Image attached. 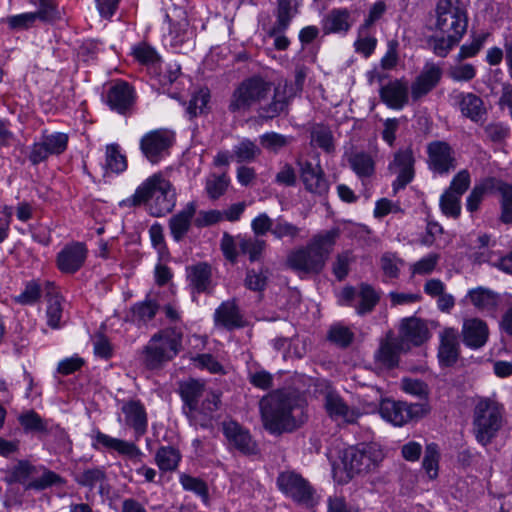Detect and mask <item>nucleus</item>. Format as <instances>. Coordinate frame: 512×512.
Returning a JSON list of instances; mask_svg holds the SVG:
<instances>
[{
    "label": "nucleus",
    "instance_id": "obj_1",
    "mask_svg": "<svg viewBox=\"0 0 512 512\" xmlns=\"http://www.w3.org/2000/svg\"><path fill=\"white\" fill-rule=\"evenodd\" d=\"M288 83H278L273 90L270 102L263 103L271 94L272 84L261 77L254 76L244 80L233 92L229 103L232 113L247 111L257 104V113L263 119H273L288 107Z\"/></svg>",
    "mask_w": 512,
    "mask_h": 512
},
{
    "label": "nucleus",
    "instance_id": "obj_2",
    "mask_svg": "<svg viewBox=\"0 0 512 512\" xmlns=\"http://www.w3.org/2000/svg\"><path fill=\"white\" fill-rule=\"evenodd\" d=\"M263 427L271 434L290 433L307 420L305 402L298 395L277 390L259 402Z\"/></svg>",
    "mask_w": 512,
    "mask_h": 512
},
{
    "label": "nucleus",
    "instance_id": "obj_3",
    "mask_svg": "<svg viewBox=\"0 0 512 512\" xmlns=\"http://www.w3.org/2000/svg\"><path fill=\"white\" fill-rule=\"evenodd\" d=\"M339 235L338 229L315 234L305 246L292 249L287 254V268L301 278L321 273Z\"/></svg>",
    "mask_w": 512,
    "mask_h": 512
},
{
    "label": "nucleus",
    "instance_id": "obj_4",
    "mask_svg": "<svg viewBox=\"0 0 512 512\" xmlns=\"http://www.w3.org/2000/svg\"><path fill=\"white\" fill-rule=\"evenodd\" d=\"M179 395L184 402L186 415L195 424L206 427L212 414L219 409L220 394L206 389L205 383L197 379H187L179 383Z\"/></svg>",
    "mask_w": 512,
    "mask_h": 512
},
{
    "label": "nucleus",
    "instance_id": "obj_5",
    "mask_svg": "<svg viewBox=\"0 0 512 512\" xmlns=\"http://www.w3.org/2000/svg\"><path fill=\"white\" fill-rule=\"evenodd\" d=\"M130 201L135 206L145 204L150 215L162 217L174 209L176 192L168 179L156 173L138 186Z\"/></svg>",
    "mask_w": 512,
    "mask_h": 512
},
{
    "label": "nucleus",
    "instance_id": "obj_6",
    "mask_svg": "<svg viewBox=\"0 0 512 512\" xmlns=\"http://www.w3.org/2000/svg\"><path fill=\"white\" fill-rule=\"evenodd\" d=\"M183 333L177 327H168L155 333L142 351V360L148 369H158L171 361L182 348Z\"/></svg>",
    "mask_w": 512,
    "mask_h": 512
},
{
    "label": "nucleus",
    "instance_id": "obj_7",
    "mask_svg": "<svg viewBox=\"0 0 512 512\" xmlns=\"http://www.w3.org/2000/svg\"><path fill=\"white\" fill-rule=\"evenodd\" d=\"M435 13L437 31L458 38L463 37L468 27V16L461 0H439Z\"/></svg>",
    "mask_w": 512,
    "mask_h": 512
},
{
    "label": "nucleus",
    "instance_id": "obj_8",
    "mask_svg": "<svg viewBox=\"0 0 512 512\" xmlns=\"http://www.w3.org/2000/svg\"><path fill=\"white\" fill-rule=\"evenodd\" d=\"M278 489L289 499L304 507L317 503V494L311 483L294 470H285L276 479Z\"/></svg>",
    "mask_w": 512,
    "mask_h": 512
},
{
    "label": "nucleus",
    "instance_id": "obj_9",
    "mask_svg": "<svg viewBox=\"0 0 512 512\" xmlns=\"http://www.w3.org/2000/svg\"><path fill=\"white\" fill-rule=\"evenodd\" d=\"M502 426V407L489 399L480 400L474 410L476 439L488 444Z\"/></svg>",
    "mask_w": 512,
    "mask_h": 512
},
{
    "label": "nucleus",
    "instance_id": "obj_10",
    "mask_svg": "<svg viewBox=\"0 0 512 512\" xmlns=\"http://www.w3.org/2000/svg\"><path fill=\"white\" fill-rule=\"evenodd\" d=\"M383 460V453L374 444H359L344 450L342 463L350 477L374 470Z\"/></svg>",
    "mask_w": 512,
    "mask_h": 512
},
{
    "label": "nucleus",
    "instance_id": "obj_11",
    "mask_svg": "<svg viewBox=\"0 0 512 512\" xmlns=\"http://www.w3.org/2000/svg\"><path fill=\"white\" fill-rule=\"evenodd\" d=\"M428 169L440 176H445L457 167L456 152L454 148L444 140H433L426 145Z\"/></svg>",
    "mask_w": 512,
    "mask_h": 512
},
{
    "label": "nucleus",
    "instance_id": "obj_12",
    "mask_svg": "<svg viewBox=\"0 0 512 512\" xmlns=\"http://www.w3.org/2000/svg\"><path fill=\"white\" fill-rule=\"evenodd\" d=\"M428 412L429 405L427 403L408 404L386 399L380 405L381 416L396 426H402L413 419L421 418Z\"/></svg>",
    "mask_w": 512,
    "mask_h": 512
},
{
    "label": "nucleus",
    "instance_id": "obj_13",
    "mask_svg": "<svg viewBox=\"0 0 512 512\" xmlns=\"http://www.w3.org/2000/svg\"><path fill=\"white\" fill-rule=\"evenodd\" d=\"M345 305L355 308L358 315L371 313L381 299V292L362 282L357 287L346 286L341 292Z\"/></svg>",
    "mask_w": 512,
    "mask_h": 512
},
{
    "label": "nucleus",
    "instance_id": "obj_14",
    "mask_svg": "<svg viewBox=\"0 0 512 512\" xmlns=\"http://www.w3.org/2000/svg\"><path fill=\"white\" fill-rule=\"evenodd\" d=\"M415 155L413 148L407 146L399 148L393 153L392 160L388 164V171L396 175L392 183L394 193L404 189L415 177Z\"/></svg>",
    "mask_w": 512,
    "mask_h": 512
},
{
    "label": "nucleus",
    "instance_id": "obj_15",
    "mask_svg": "<svg viewBox=\"0 0 512 512\" xmlns=\"http://www.w3.org/2000/svg\"><path fill=\"white\" fill-rule=\"evenodd\" d=\"M175 135L168 129H156L146 133L140 140V149L152 164L158 163L169 154Z\"/></svg>",
    "mask_w": 512,
    "mask_h": 512
},
{
    "label": "nucleus",
    "instance_id": "obj_16",
    "mask_svg": "<svg viewBox=\"0 0 512 512\" xmlns=\"http://www.w3.org/2000/svg\"><path fill=\"white\" fill-rule=\"evenodd\" d=\"M68 135L62 132L43 133L30 148L28 159L32 165L46 161L51 155H60L68 145Z\"/></svg>",
    "mask_w": 512,
    "mask_h": 512
},
{
    "label": "nucleus",
    "instance_id": "obj_17",
    "mask_svg": "<svg viewBox=\"0 0 512 512\" xmlns=\"http://www.w3.org/2000/svg\"><path fill=\"white\" fill-rule=\"evenodd\" d=\"M100 446L116 451L118 454L127 457L134 464L141 463L144 457V453L134 442L114 438L101 431H97L93 437L92 447L98 450Z\"/></svg>",
    "mask_w": 512,
    "mask_h": 512
},
{
    "label": "nucleus",
    "instance_id": "obj_18",
    "mask_svg": "<svg viewBox=\"0 0 512 512\" xmlns=\"http://www.w3.org/2000/svg\"><path fill=\"white\" fill-rule=\"evenodd\" d=\"M223 434L229 446L244 455H253L258 451L257 444L253 441L249 431L235 421L223 422Z\"/></svg>",
    "mask_w": 512,
    "mask_h": 512
},
{
    "label": "nucleus",
    "instance_id": "obj_19",
    "mask_svg": "<svg viewBox=\"0 0 512 512\" xmlns=\"http://www.w3.org/2000/svg\"><path fill=\"white\" fill-rule=\"evenodd\" d=\"M300 177L305 189L313 194L324 195L329 190V182L320 164L297 160Z\"/></svg>",
    "mask_w": 512,
    "mask_h": 512
},
{
    "label": "nucleus",
    "instance_id": "obj_20",
    "mask_svg": "<svg viewBox=\"0 0 512 512\" xmlns=\"http://www.w3.org/2000/svg\"><path fill=\"white\" fill-rule=\"evenodd\" d=\"M87 248L81 242L66 245L58 254L56 263L58 269L67 274H74L84 265L87 258Z\"/></svg>",
    "mask_w": 512,
    "mask_h": 512
},
{
    "label": "nucleus",
    "instance_id": "obj_21",
    "mask_svg": "<svg viewBox=\"0 0 512 512\" xmlns=\"http://www.w3.org/2000/svg\"><path fill=\"white\" fill-rule=\"evenodd\" d=\"M441 76L442 70L438 65L426 63L423 70L411 84L412 100L418 101L432 91L440 82Z\"/></svg>",
    "mask_w": 512,
    "mask_h": 512
},
{
    "label": "nucleus",
    "instance_id": "obj_22",
    "mask_svg": "<svg viewBox=\"0 0 512 512\" xmlns=\"http://www.w3.org/2000/svg\"><path fill=\"white\" fill-rule=\"evenodd\" d=\"M125 416V424L134 430L135 440H139L146 432L148 418L146 409L140 400L130 399L125 401L121 407Z\"/></svg>",
    "mask_w": 512,
    "mask_h": 512
},
{
    "label": "nucleus",
    "instance_id": "obj_23",
    "mask_svg": "<svg viewBox=\"0 0 512 512\" xmlns=\"http://www.w3.org/2000/svg\"><path fill=\"white\" fill-rule=\"evenodd\" d=\"M380 98L389 108L402 109L409 101V86L405 78L395 79L380 88Z\"/></svg>",
    "mask_w": 512,
    "mask_h": 512
},
{
    "label": "nucleus",
    "instance_id": "obj_24",
    "mask_svg": "<svg viewBox=\"0 0 512 512\" xmlns=\"http://www.w3.org/2000/svg\"><path fill=\"white\" fill-rule=\"evenodd\" d=\"M462 341L471 349L483 347L489 338V328L487 323L479 318L464 319L462 330Z\"/></svg>",
    "mask_w": 512,
    "mask_h": 512
},
{
    "label": "nucleus",
    "instance_id": "obj_25",
    "mask_svg": "<svg viewBox=\"0 0 512 512\" xmlns=\"http://www.w3.org/2000/svg\"><path fill=\"white\" fill-rule=\"evenodd\" d=\"M324 406L327 414L335 421L351 424L360 416L357 408L348 406L343 398L334 392L326 394Z\"/></svg>",
    "mask_w": 512,
    "mask_h": 512
},
{
    "label": "nucleus",
    "instance_id": "obj_26",
    "mask_svg": "<svg viewBox=\"0 0 512 512\" xmlns=\"http://www.w3.org/2000/svg\"><path fill=\"white\" fill-rule=\"evenodd\" d=\"M188 284L193 293H211L213 290L212 268L206 262H199L186 268Z\"/></svg>",
    "mask_w": 512,
    "mask_h": 512
},
{
    "label": "nucleus",
    "instance_id": "obj_27",
    "mask_svg": "<svg viewBox=\"0 0 512 512\" xmlns=\"http://www.w3.org/2000/svg\"><path fill=\"white\" fill-rule=\"evenodd\" d=\"M134 90L124 81L115 82L108 90L107 103L112 110L125 114L134 103Z\"/></svg>",
    "mask_w": 512,
    "mask_h": 512
},
{
    "label": "nucleus",
    "instance_id": "obj_28",
    "mask_svg": "<svg viewBox=\"0 0 512 512\" xmlns=\"http://www.w3.org/2000/svg\"><path fill=\"white\" fill-rule=\"evenodd\" d=\"M214 322L216 326L227 330H234L245 326L244 317L235 300H228L221 303L215 310Z\"/></svg>",
    "mask_w": 512,
    "mask_h": 512
},
{
    "label": "nucleus",
    "instance_id": "obj_29",
    "mask_svg": "<svg viewBox=\"0 0 512 512\" xmlns=\"http://www.w3.org/2000/svg\"><path fill=\"white\" fill-rule=\"evenodd\" d=\"M407 350L404 341L397 337L387 336L380 344L375 353V360L380 365L393 368L398 365L399 355Z\"/></svg>",
    "mask_w": 512,
    "mask_h": 512
},
{
    "label": "nucleus",
    "instance_id": "obj_30",
    "mask_svg": "<svg viewBox=\"0 0 512 512\" xmlns=\"http://www.w3.org/2000/svg\"><path fill=\"white\" fill-rule=\"evenodd\" d=\"M401 336L398 337L404 341V346L409 349L408 343L419 346L429 338V330L426 324L416 317L405 318L400 327Z\"/></svg>",
    "mask_w": 512,
    "mask_h": 512
},
{
    "label": "nucleus",
    "instance_id": "obj_31",
    "mask_svg": "<svg viewBox=\"0 0 512 512\" xmlns=\"http://www.w3.org/2000/svg\"><path fill=\"white\" fill-rule=\"evenodd\" d=\"M458 331L454 328H445L440 334L438 358L442 365L452 366L459 357Z\"/></svg>",
    "mask_w": 512,
    "mask_h": 512
},
{
    "label": "nucleus",
    "instance_id": "obj_32",
    "mask_svg": "<svg viewBox=\"0 0 512 512\" xmlns=\"http://www.w3.org/2000/svg\"><path fill=\"white\" fill-rule=\"evenodd\" d=\"M196 213V204L189 202L181 211L169 220V229L175 241H180L188 233Z\"/></svg>",
    "mask_w": 512,
    "mask_h": 512
},
{
    "label": "nucleus",
    "instance_id": "obj_33",
    "mask_svg": "<svg viewBox=\"0 0 512 512\" xmlns=\"http://www.w3.org/2000/svg\"><path fill=\"white\" fill-rule=\"evenodd\" d=\"M65 299L58 293L47 294L46 324L51 329H60L66 323Z\"/></svg>",
    "mask_w": 512,
    "mask_h": 512
},
{
    "label": "nucleus",
    "instance_id": "obj_34",
    "mask_svg": "<svg viewBox=\"0 0 512 512\" xmlns=\"http://www.w3.org/2000/svg\"><path fill=\"white\" fill-rule=\"evenodd\" d=\"M347 160L352 171L360 178L367 179L375 173V161L372 155L365 151H352Z\"/></svg>",
    "mask_w": 512,
    "mask_h": 512
},
{
    "label": "nucleus",
    "instance_id": "obj_35",
    "mask_svg": "<svg viewBox=\"0 0 512 512\" xmlns=\"http://www.w3.org/2000/svg\"><path fill=\"white\" fill-rule=\"evenodd\" d=\"M459 107L461 113L473 122H478L486 114L483 100L473 93L460 94Z\"/></svg>",
    "mask_w": 512,
    "mask_h": 512
},
{
    "label": "nucleus",
    "instance_id": "obj_36",
    "mask_svg": "<svg viewBox=\"0 0 512 512\" xmlns=\"http://www.w3.org/2000/svg\"><path fill=\"white\" fill-rule=\"evenodd\" d=\"M468 298L477 309L487 312L495 311L500 302L499 295L485 287L471 289Z\"/></svg>",
    "mask_w": 512,
    "mask_h": 512
},
{
    "label": "nucleus",
    "instance_id": "obj_37",
    "mask_svg": "<svg viewBox=\"0 0 512 512\" xmlns=\"http://www.w3.org/2000/svg\"><path fill=\"white\" fill-rule=\"evenodd\" d=\"M182 455L173 446H161L155 453V463L163 473L175 471L181 461Z\"/></svg>",
    "mask_w": 512,
    "mask_h": 512
},
{
    "label": "nucleus",
    "instance_id": "obj_38",
    "mask_svg": "<svg viewBox=\"0 0 512 512\" xmlns=\"http://www.w3.org/2000/svg\"><path fill=\"white\" fill-rule=\"evenodd\" d=\"M351 25L347 9H334L324 19L323 29L326 33L347 32Z\"/></svg>",
    "mask_w": 512,
    "mask_h": 512
},
{
    "label": "nucleus",
    "instance_id": "obj_39",
    "mask_svg": "<svg viewBox=\"0 0 512 512\" xmlns=\"http://www.w3.org/2000/svg\"><path fill=\"white\" fill-rule=\"evenodd\" d=\"M294 138L277 132H266L259 136L261 147L269 153L278 154L288 147Z\"/></svg>",
    "mask_w": 512,
    "mask_h": 512
},
{
    "label": "nucleus",
    "instance_id": "obj_40",
    "mask_svg": "<svg viewBox=\"0 0 512 512\" xmlns=\"http://www.w3.org/2000/svg\"><path fill=\"white\" fill-rule=\"evenodd\" d=\"M237 245L239 252L248 255L249 260L254 262L261 258L263 251L266 248V241L258 237H237Z\"/></svg>",
    "mask_w": 512,
    "mask_h": 512
},
{
    "label": "nucleus",
    "instance_id": "obj_41",
    "mask_svg": "<svg viewBox=\"0 0 512 512\" xmlns=\"http://www.w3.org/2000/svg\"><path fill=\"white\" fill-rule=\"evenodd\" d=\"M18 421L26 433H30V432L48 433V431H49V427H48L49 421L46 419H43L34 410H28V411L21 413L18 416Z\"/></svg>",
    "mask_w": 512,
    "mask_h": 512
},
{
    "label": "nucleus",
    "instance_id": "obj_42",
    "mask_svg": "<svg viewBox=\"0 0 512 512\" xmlns=\"http://www.w3.org/2000/svg\"><path fill=\"white\" fill-rule=\"evenodd\" d=\"M262 153L261 148L250 139H243L233 147V157L238 163L255 161Z\"/></svg>",
    "mask_w": 512,
    "mask_h": 512
},
{
    "label": "nucleus",
    "instance_id": "obj_43",
    "mask_svg": "<svg viewBox=\"0 0 512 512\" xmlns=\"http://www.w3.org/2000/svg\"><path fill=\"white\" fill-rule=\"evenodd\" d=\"M230 185V179L226 173L217 175L210 174L206 178L205 191L211 200H217L223 196Z\"/></svg>",
    "mask_w": 512,
    "mask_h": 512
},
{
    "label": "nucleus",
    "instance_id": "obj_44",
    "mask_svg": "<svg viewBox=\"0 0 512 512\" xmlns=\"http://www.w3.org/2000/svg\"><path fill=\"white\" fill-rule=\"evenodd\" d=\"M302 229L291 222H288L283 217H278L274 223L272 235L277 240L287 238L289 242L293 243L301 238Z\"/></svg>",
    "mask_w": 512,
    "mask_h": 512
},
{
    "label": "nucleus",
    "instance_id": "obj_45",
    "mask_svg": "<svg viewBox=\"0 0 512 512\" xmlns=\"http://www.w3.org/2000/svg\"><path fill=\"white\" fill-rule=\"evenodd\" d=\"M74 479L79 485L93 489L106 480V470L104 467L86 468L77 473Z\"/></svg>",
    "mask_w": 512,
    "mask_h": 512
},
{
    "label": "nucleus",
    "instance_id": "obj_46",
    "mask_svg": "<svg viewBox=\"0 0 512 512\" xmlns=\"http://www.w3.org/2000/svg\"><path fill=\"white\" fill-rule=\"evenodd\" d=\"M30 3L37 6L33 12L37 19L44 22H53L61 19V13L56 0H30Z\"/></svg>",
    "mask_w": 512,
    "mask_h": 512
},
{
    "label": "nucleus",
    "instance_id": "obj_47",
    "mask_svg": "<svg viewBox=\"0 0 512 512\" xmlns=\"http://www.w3.org/2000/svg\"><path fill=\"white\" fill-rule=\"evenodd\" d=\"M105 155V167L108 171L113 173H121L126 170L127 160L125 155L121 153L119 145H107Z\"/></svg>",
    "mask_w": 512,
    "mask_h": 512
},
{
    "label": "nucleus",
    "instance_id": "obj_48",
    "mask_svg": "<svg viewBox=\"0 0 512 512\" xmlns=\"http://www.w3.org/2000/svg\"><path fill=\"white\" fill-rule=\"evenodd\" d=\"M311 144L319 147L326 153H332L335 150L334 139L329 128L317 125L311 131Z\"/></svg>",
    "mask_w": 512,
    "mask_h": 512
},
{
    "label": "nucleus",
    "instance_id": "obj_49",
    "mask_svg": "<svg viewBox=\"0 0 512 512\" xmlns=\"http://www.w3.org/2000/svg\"><path fill=\"white\" fill-rule=\"evenodd\" d=\"M158 310L159 304L155 300L146 299L132 307L133 319L139 323L146 324L155 317Z\"/></svg>",
    "mask_w": 512,
    "mask_h": 512
},
{
    "label": "nucleus",
    "instance_id": "obj_50",
    "mask_svg": "<svg viewBox=\"0 0 512 512\" xmlns=\"http://www.w3.org/2000/svg\"><path fill=\"white\" fill-rule=\"evenodd\" d=\"M439 206L445 216L457 219L461 214V196L445 190L440 196Z\"/></svg>",
    "mask_w": 512,
    "mask_h": 512
},
{
    "label": "nucleus",
    "instance_id": "obj_51",
    "mask_svg": "<svg viewBox=\"0 0 512 512\" xmlns=\"http://www.w3.org/2000/svg\"><path fill=\"white\" fill-rule=\"evenodd\" d=\"M179 481L184 490L194 492L207 503L209 499L208 487L202 479L182 473L179 476Z\"/></svg>",
    "mask_w": 512,
    "mask_h": 512
},
{
    "label": "nucleus",
    "instance_id": "obj_52",
    "mask_svg": "<svg viewBox=\"0 0 512 512\" xmlns=\"http://www.w3.org/2000/svg\"><path fill=\"white\" fill-rule=\"evenodd\" d=\"M354 261L355 257L350 250L343 251L336 255L332 264V271L339 281H342L347 277L349 273V267Z\"/></svg>",
    "mask_w": 512,
    "mask_h": 512
},
{
    "label": "nucleus",
    "instance_id": "obj_53",
    "mask_svg": "<svg viewBox=\"0 0 512 512\" xmlns=\"http://www.w3.org/2000/svg\"><path fill=\"white\" fill-rule=\"evenodd\" d=\"M210 101V92L208 89H201L190 99L187 107V113L190 117H196L203 114L208 109Z\"/></svg>",
    "mask_w": 512,
    "mask_h": 512
},
{
    "label": "nucleus",
    "instance_id": "obj_54",
    "mask_svg": "<svg viewBox=\"0 0 512 512\" xmlns=\"http://www.w3.org/2000/svg\"><path fill=\"white\" fill-rule=\"evenodd\" d=\"M64 479L58 475L57 473L51 470H44L43 474L30 481L27 485V489H35V490H44L53 485H62L64 484Z\"/></svg>",
    "mask_w": 512,
    "mask_h": 512
},
{
    "label": "nucleus",
    "instance_id": "obj_55",
    "mask_svg": "<svg viewBox=\"0 0 512 512\" xmlns=\"http://www.w3.org/2000/svg\"><path fill=\"white\" fill-rule=\"evenodd\" d=\"M439 452L436 444L431 443L426 446L422 466L430 479L438 475Z\"/></svg>",
    "mask_w": 512,
    "mask_h": 512
},
{
    "label": "nucleus",
    "instance_id": "obj_56",
    "mask_svg": "<svg viewBox=\"0 0 512 512\" xmlns=\"http://www.w3.org/2000/svg\"><path fill=\"white\" fill-rule=\"evenodd\" d=\"M501 194V220L504 223L512 222V185L500 183L497 187Z\"/></svg>",
    "mask_w": 512,
    "mask_h": 512
},
{
    "label": "nucleus",
    "instance_id": "obj_57",
    "mask_svg": "<svg viewBox=\"0 0 512 512\" xmlns=\"http://www.w3.org/2000/svg\"><path fill=\"white\" fill-rule=\"evenodd\" d=\"M297 12L277 7L276 21L268 30V36L284 34L288 29L290 22Z\"/></svg>",
    "mask_w": 512,
    "mask_h": 512
},
{
    "label": "nucleus",
    "instance_id": "obj_58",
    "mask_svg": "<svg viewBox=\"0 0 512 512\" xmlns=\"http://www.w3.org/2000/svg\"><path fill=\"white\" fill-rule=\"evenodd\" d=\"M377 46V39L369 34V31L362 32L361 26L358 29V38L354 43L356 52L366 58L371 56Z\"/></svg>",
    "mask_w": 512,
    "mask_h": 512
},
{
    "label": "nucleus",
    "instance_id": "obj_59",
    "mask_svg": "<svg viewBox=\"0 0 512 512\" xmlns=\"http://www.w3.org/2000/svg\"><path fill=\"white\" fill-rule=\"evenodd\" d=\"M401 265H403V260L393 253H385L380 259V266L384 275L391 279L398 278Z\"/></svg>",
    "mask_w": 512,
    "mask_h": 512
},
{
    "label": "nucleus",
    "instance_id": "obj_60",
    "mask_svg": "<svg viewBox=\"0 0 512 512\" xmlns=\"http://www.w3.org/2000/svg\"><path fill=\"white\" fill-rule=\"evenodd\" d=\"M460 40L461 38L451 34H442L440 37L432 38L431 43L434 53L439 57H445Z\"/></svg>",
    "mask_w": 512,
    "mask_h": 512
},
{
    "label": "nucleus",
    "instance_id": "obj_61",
    "mask_svg": "<svg viewBox=\"0 0 512 512\" xmlns=\"http://www.w3.org/2000/svg\"><path fill=\"white\" fill-rule=\"evenodd\" d=\"M354 334L346 326L334 325L330 328L328 339L340 347H347L353 341Z\"/></svg>",
    "mask_w": 512,
    "mask_h": 512
},
{
    "label": "nucleus",
    "instance_id": "obj_62",
    "mask_svg": "<svg viewBox=\"0 0 512 512\" xmlns=\"http://www.w3.org/2000/svg\"><path fill=\"white\" fill-rule=\"evenodd\" d=\"M440 256L436 253H430L427 256L421 258L411 266L412 275H428L431 274L438 262Z\"/></svg>",
    "mask_w": 512,
    "mask_h": 512
},
{
    "label": "nucleus",
    "instance_id": "obj_63",
    "mask_svg": "<svg viewBox=\"0 0 512 512\" xmlns=\"http://www.w3.org/2000/svg\"><path fill=\"white\" fill-rule=\"evenodd\" d=\"M40 297V285L35 281H31L26 284L24 290L19 295L14 297V300L16 303L21 305H33L40 299Z\"/></svg>",
    "mask_w": 512,
    "mask_h": 512
},
{
    "label": "nucleus",
    "instance_id": "obj_64",
    "mask_svg": "<svg viewBox=\"0 0 512 512\" xmlns=\"http://www.w3.org/2000/svg\"><path fill=\"white\" fill-rule=\"evenodd\" d=\"M488 36V33H482L474 36L469 44H464L461 46L457 55V59L462 61L466 58L475 56L483 47Z\"/></svg>",
    "mask_w": 512,
    "mask_h": 512
}]
</instances>
